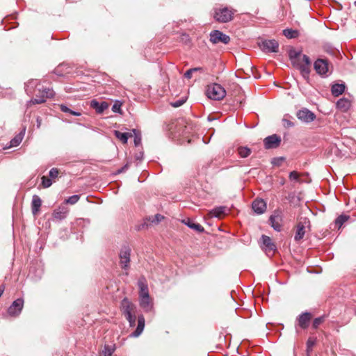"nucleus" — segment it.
<instances>
[{"mask_svg": "<svg viewBox=\"0 0 356 356\" xmlns=\"http://www.w3.org/2000/svg\"><path fill=\"white\" fill-rule=\"evenodd\" d=\"M191 139H189V138H188V139H187V142H188V143H191Z\"/></svg>", "mask_w": 356, "mask_h": 356, "instance_id": "6e6d98bb", "label": "nucleus"}, {"mask_svg": "<svg viewBox=\"0 0 356 356\" xmlns=\"http://www.w3.org/2000/svg\"><path fill=\"white\" fill-rule=\"evenodd\" d=\"M113 352L114 348H113L111 346L106 345L104 346L103 354L104 356H111Z\"/></svg>", "mask_w": 356, "mask_h": 356, "instance_id": "4c0bfd02", "label": "nucleus"}, {"mask_svg": "<svg viewBox=\"0 0 356 356\" xmlns=\"http://www.w3.org/2000/svg\"><path fill=\"white\" fill-rule=\"evenodd\" d=\"M283 219L282 211L280 209H276L273 211L269 218V221L273 229L280 232L282 228V222Z\"/></svg>", "mask_w": 356, "mask_h": 356, "instance_id": "0eeeda50", "label": "nucleus"}, {"mask_svg": "<svg viewBox=\"0 0 356 356\" xmlns=\"http://www.w3.org/2000/svg\"><path fill=\"white\" fill-rule=\"evenodd\" d=\"M234 11L228 8L216 10L214 17L220 22H227L232 19Z\"/></svg>", "mask_w": 356, "mask_h": 356, "instance_id": "39448f33", "label": "nucleus"}, {"mask_svg": "<svg viewBox=\"0 0 356 356\" xmlns=\"http://www.w3.org/2000/svg\"><path fill=\"white\" fill-rule=\"evenodd\" d=\"M210 41L213 44L222 42L223 44H228L230 41V38L226 34H224L220 31H213L210 33Z\"/></svg>", "mask_w": 356, "mask_h": 356, "instance_id": "1a4fd4ad", "label": "nucleus"}, {"mask_svg": "<svg viewBox=\"0 0 356 356\" xmlns=\"http://www.w3.org/2000/svg\"><path fill=\"white\" fill-rule=\"evenodd\" d=\"M346 86L344 83H335L332 86V94L334 97L341 95L345 90Z\"/></svg>", "mask_w": 356, "mask_h": 356, "instance_id": "393cba45", "label": "nucleus"}, {"mask_svg": "<svg viewBox=\"0 0 356 356\" xmlns=\"http://www.w3.org/2000/svg\"><path fill=\"white\" fill-rule=\"evenodd\" d=\"M264 146L266 149H273L277 147L280 143L281 138L280 136L276 134L271 135L270 136L266 137L264 139Z\"/></svg>", "mask_w": 356, "mask_h": 356, "instance_id": "2eb2a0df", "label": "nucleus"}, {"mask_svg": "<svg viewBox=\"0 0 356 356\" xmlns=\"http://www.w3.org/2000/svg\"><path fill=\"white\" fill-rule=\"evenodd\" d=\"M316 343V339L314 338L309 337L307 341V351H310L312 349V347L314 346Z\"/></svg>", "mask_w": 356, "mask_h": 356, "instance_id": "37998d69", "label": "nucleus"}, {"mask_svg": "<svg viewBox=\"0 0 356 356\" xmlns=\"http://www.w3.org/2000/svg\"><path fill=\"white\" fill-rule=\"evenodd\" d=\"M91 108L95 110L98 114H102L109 107V104L106 102L99 103L97 99H92L90 102Z\"/></svg>", "mask_w": 356, "mask_h": 356, "instance_id": "f3484780", "label": "nucleus"}, {"mask_svg": "<svg viewBox=\"0 0 356 356\" xmlns=\"http://www.w3.org/2000/svg\"><path fill=\"white\" fill-rule=\"evenodd\" d=\"M80 198V196L78 195H74L72 196H70L67 199L65 200V203L70 204H76Z\"/></svg>", "mask_w": 356, "mask_h": 356, "instance_id": "f704fd0d", "label": "nucleus"}, {"mask_svg": "<svg viewBox=\"0 0 356 356\" xmlns=\"http://www.w3.org/2000/svg\"><path fill=\"white\" fill-rule=\"evenodd\" d=\"M297 118L302 122L309 123L314 120L315 114L307 108H302L297 112Z\"/></svg>", "mask_w": 356, "mask_h": 356, "instance_id": "4468645a", "label": "nucleus"}, {"mask_svg": "<svg viewBox=\"0 0 356 356\" xmlns=\"http://www.w3.org/2000/svg\"><path fill=\"white\" fill-rule=\"evenodd\" d=\"M351 103L348 99L342 98L337 101V107L343 111H346L350 107Z\"/></svg>", "mask_w": 356, "mask_h": 356, "instance_id": "bb28decb", "label": "nucleus"}, {"mask_svg": "<svg viewBox=\"0 0 356 356\" xmlns=\"http://www.w3.org/2000/svg\"><path fill=\"white\" fill-rule=\"evenodd\" d=\"M283 34L287 38H295L298 36V31L293 29H284L283 31Z\"/></svg>", "mask_w": 356, "mask_h": 356, "instance_id": "c756f323", "label": "nucleus"}, {"mask_svg": "<svg viewBox=\"0 0 356 356\" xmlns=\"http://www.w3.org/2000/svg\"><path fill=\"white\" fill-rule=\"evenodd\" d=\"M312 314L310 313H302L298 318V325L302 329L307 328L309 326Z\"/></svg>", "mask_w": 356, "mask_h": 356, "instance_id": "aec40b11", "label": "nucleus"}, {"mask_svg": "<svg viewBox=\"0 0 356 356\" xmlns=\"http://www.w3.org/2000/svg\"><path fill=\"white\" fill-rule=\"evenodd\" d=\"M42 185L44 188H49L52 184L51 179L49 177H47L45 176L42 177Z\"/></svg>", "mask_w": 356, "mask_h": 356, "instance_id": "e433bc0d", "label": "nucleus"}, {"mask_svg": "<svg viewBox=\"0 0 356 356\" xmlns=\"http://www.w3.org/2000/svg\"><path fill=\"white\" fill-rule=\"evenodd\" d=\"M184 102V101H177V102H174V103L172 104V106H173L174 107H179V106H180L181 105H182Z\"/></svg>", "mask_w": 356, "mask_h": 356, "instance_id": "3c124183", "label": "nucleus"}, {"mask_svg": "<svg viewBox=\"0 0 356 356\" xmlns=\"http://www.w3.org/2000/svg\"><path fill=\"white\" fill-rule=\"evenodd\" d=\"M206 95L208 98L213 100H221L226 95L225 88L218 83H211L207 86Z\"/></svg>", "mask_w": 356, "mask_h": 356, "instance_id": "7ed1b4c3", "label": "nucleus"}, {"mask_svg": "<svg viewBox=\"0 0 356 356\" xmlns=\"http://www.w3.org/2000/svg\"><path fill=\"white\" fill-rule=\"evenodd\" d=\"M69 212L67 207L65 206H60L53 212V218L56 220H61L67 217Z\"/></svg>", "mask_w": 356, "mask_h": 356, "instance_id": "6ab92c4d", "label": "nucleus"}, {"mask_svg": "<svg viewBox=\"0 0 356 356\" xmlns=\"http://www.w3.org/2000/svg\"><path fill=\"white\" fill-rule=\"evenodd\" d=\"M182 222L188 227L195 230L199 233L203 232L204 230V227L201 225L196 223L190 219L184 220Z\"/></svg>", "mask_w": 356, "mask_h": 356, "instance_id": "b1692460", "label": "nucleus"}, {"mask_svg": "<svg viewBox=\"0 0 356 356\" xmlns=\"http://www.w3.org/2000/svg\"><path fill=\"white\" fill-rule=\"evenodd\" d=\"M139 288V304L145 312H151L153 309L152 299L149 296L148 284L144 277L139 278L138 281Z\"/></svg>", "mask_w": 356, "mask_h": 356, "instance_id": "f257e3e1", "label": "nucleus"}, {"mask_svg": "<svg viewBox=\"0 0 356 356\" xmlns=\"http://www.w3.org/2000/svg\"><path fill=\"white\" fill-rule=\"evenodd\" d=\"M316 73L321 76H327L329 72V63L327 60L318 58L314 64Z\"/></svg>", "mask_w": 356, "mask_h": 356, "instance_id": "6e6552de", "label": "nucleus"}, {"mask_svg": "<svg viewBox=\"0 0 356 356\" xmlns=\"http://www.w3.org/2000/svg\"><path fill=\"white\" fill-rule=\"evenodd\" d=\"M60 109L64 113H67L74 116H80L81 115L80 112L74 111L63 104L60 105Z\"/></svg>", "mask_w": 356, "mask_h": 356, "instance_id": "7c9ffc66", "label": "nucleus"}, {"mask_svg": "<svg viewBox=\"0 0 356 356\" xmlns=\"http://www.w3.org/2000/svg\"><path fill=\"white\" fill-rule=\"evenodd\" d=\"M191 70H192L193 72H202L203 71L202 67L191 68Z\"/></svg>", "mask_w": 356, "mask_h": 356, "instance_id": "603ef678", "label": "nucleus"}, {"mask_svg": "<svg viewBox=\"0 0 356 356\" xmlns=\"http://www.w3.org/2000/svg\"><path fill=\"white\" fill-rule=\"evenodd\" d=\"M252 208L257 214H261L266 210V203L262 199H256L252 204Z\"/></svg>", "mask_w": 356, "mask_h": 356, "instance_id": "a211bd4d", "label": "nucleus"}, {"mask_svg": "<svg viewBox=\"0 0 356 356\" xmlns=\"http://www.w3.org/2000/svg\"><path fill=\"white\" fill-rule=\"evenodd\" d=\"M133 136H134V144L136 146H138L141 143V136L140 133L136 129H132L131 132Z\"/></svg>", "mask_w": 356, "mask_h": 356, "instance_id": "2f4dec72", "label": "nucleus"}, {"mask_svg": "<svg viewBox=\"0 0 356 356\" xmlns=\"http://www.w3.org/2000/svg\"><path fill=\"white\" fill-rule=\"evenodd\" d=\"M190 129H191V127L185 126L184 129L181 132V134H182L183 137H184L185 138H188V134L189 133V130Z\"/></svg>", "mask_w": 356, "mask_h": 356, "instance_id": "c03bdc74", "label": "nucleus"}, {"mask_svg": "<svg viewBox=\"0 0 356 356\" xmlns=\"http://www.w3.org/2000/svg\"><path fill=\"white\" fill-rule=\"evenodd\" d=\"M41 205H42V200H41L40 197L37 195H34L32 197V202H31V210H32V213L34 216H36L38 213Z\"/></svg>", "mask_w": 356, "mask_h": 356, "instance_id": "5701e85b", "label": "nucleus"}, {"mask_svg": "<svg viewBox=\"0 0 356 356\" xmlns=\"http://www.w3.org/2000/svg\"><path fill=\"white\" fill-rule=\"evenodd\" d=\"M39 93L41 95H35V97L28 102V106L31 104H42L45 102L47 98L53 96V91L49 88H44L41 90V88H38Z\"/></svg>", "mask_w": 356, "mask_h": 356, "instance_id": "423d86ee", "label": "nucleus"}, {"mask_svg": "<svg viewBox=\"0 0 356 356\" xmlns=\"http://www.w3.org/2000/svg\"><path fill=\"white\" fill-rule=\"evenodd\" d=\"M123 314L129 321V325L134 327L136 323V316L134 314V306L127 299L124 298L122 302Z\"/></svg>", "mask_w": 356, "mask_h": 356, "instance_id": "20e7f679", "label": "nucleus"}, {"mask_svg": "<svg viewBox=\"0 0 356 356\" xmlns=\"http://www.w3.org/2000/svg\"><path fill=\"white\" fill-rule=\"evenodd\" d=\"M130 252L131 249L129 246H124L120 252V264L123 269H127L129 268V264L130 262Z\"/></svg>", "mask_w": 356, "mask_h": 356, "instance_id": "9b49d317", "label": "nucleus"}, {"mask_svg": "<svg viewBox=\"0 0 356 356\" xmlns=\"http://www.w3.org/2000/svg\"><path fill=\"white\" fill-rule=\"evenodd\" d=\"M143 153L142 152H140L139 153H137L135 155V159L138 161H140L143 159Z\"/></svg>", "mask_w": 356, "mask_h": 356, "instance_id": "de8ad7c7", "label": "nucleus"}, {"mask_svg": "<svg viewBox=\"0 0 356 356\" xmlns=\"http://www.w3.org/2000/svg\"><path fill=\"white\" fill-rule=\"evenodd\" d=\"M145 327V318L143 315L138 317V325L136 330L130 334L131 337H138L141 334Z\"/></svg>", "mask_w": 356, "mask_h": 356, "instance_id": "4be33fe9", "label": "nucleus"}, {"mask_svg": "<svg viewBox=\"0 0 356 356\" xmlns=\"http://www.w3.org/2000/svg\"><path fill=\"white\" fill-rule=\"evenodd\" d=\"M348 219V216L341 215L339 216L335 220L336 226H338L339 227H341L343 224L347 221Z\"/></svg>", "mask_w": 356, "mask_h": 356, "instance_id": "72a5a7b5", "label": "nucleus"}, {"mask_svg": "<svg viewBox=\"0 0 356 356\" xmlns=\"http://www.w3.org/2000/svg\"><path fill=\"white\" fill-rule=\"evenodd\" d=\"M163 218L164 217L161 214H156L155 216H149L148 218H147V220L151 223L156 224L161 222L163 219Z\"/></svg>", "mask_w": 356, "mask_h": 356, "instance_id": "473e14b6", "label": "nucleus"}, {"mask_svg": "<svg viewBox=\"0 0 356 356\" xmlns=\"http://www.w3.org/2000/svg\"><path fill=\"white\" fill-rule=\"evenodd\" d=\"M24 133L21 132L10 140V147H16L20 144L23 139Z\"/></svg>", "mask_w": 356, "mask_h": 356, "instance_id": "c85d7f7f", "label": "nucleus"}, {"mask_svg": "<svg viewBox=\"0 0 356 356\" xmlns=\"http://www.w3.org/2000/svg\"><path fill=\"white\" fill-rule=\"evenodd\" d=\"M5 287L3 285L0 286V297L2 296L3 291H4Z\"/></svg>", "mask_w": 356, "mask_h": 356, "instance_id": "864d4df0", "label": "nucleus"}, {"mask_svg": "<svg viewBox=\"0 0 356 356\" xmlns=\"http://www.w3.org/2000/svg\"><path fill=\"white\" fill-rule=\"evenodd\" d=\"M289 179L291 181L300 182V175L296 171H292L289 174Z\"/></svg>", "mask_w": 356, "mask_h": 356, "instance_id": "a19ab883", "label": "nucleus"}, {"mask_svg": "<svg viewBox=\"0 0 356 356\" xmlns=\"http://www.w3.org/2000/svg\"><path fill=\"white\" fill-rule=\"evenodd\" d=\"M237 151L241 158H246L251 154V149L247 147H239Z\"/></svg>", "mask_w": 356, "mask_h": 356, "instance_id": "cd10ccee", "label": "nucleus"}, {"mask_svg": "<svg viewBox=\"0 0 356 356\" xmlns=\"http://www.w3.org/2000/svg\"><path fill=\"white\" fill-rule=\"evenodd\" d=\"M24 307V300L18 298L15 300L8 309V313L11 316H17L21 313Z\"/></svg>", "mask_w": 356, "mask_h": 356, "instance_id": "f8f14e48", "label": "nucleus"}, {"mask_svg": "<svg viewBox=\"0 0 356 356\" xmlns=\"http://www.w3.org/2000/svg\"><path fill=\"white\" fill-rule=\"evenodd\" d=\"M283 161H284V158H282V157L277 158V159H274V160L272 161V163L273 165H280Z\"/></svg>", "mask_w": 356, "mask_h": 356, "instance_id": "a18cd8bd", "label": "nucleus"}, {"mask_svg": "<svg viewBox=\"0 0 356 356\" xmlns=\"http://www.w3.org/2000/svg\"><path fill=\"white\" fill-rule=\"evenodd\" d=\"M193 72L191 70V69H189L188 70H187L185 74H184V77L188 79H191L192 77V74H193Z\"/></svg>", "mask_w": 356, "mask_h": 356, "instance_id": "49530a36", "label": "nucleus"}, {"mask_svg": "<svg viewBox=\"0 0 356 356\" xmlns=\"http://www.w3.org/2000/svg\"><path fill=\"white\" fill-rule=\"evenodd\" d=\"M260 48L266 52H277L279 44L275 40H265L260 44Z\"/></svg>", "mask_w": 356, "mask_h": 356, "instance_id": "ddd939ff", "label": "nucleus"}, {"mask_svg": "<svg viewBox=\"0 0 356 356\" xmlns=\"http://www.w3.org/2000/svg\"><path fill=\"white\" fill-rule=\"evenodd\" d=\"M115 136L119 139L123 144H126L129 138L133 137L132 133H122L120 131H114Z\"/></svg>", "mask_w": 356, "mask_h": 356, "instance_id": "a878e982", "label": "nucleus"}, {"mask_svg": "<svg viewBox=\"0 0 356 356\" xmlns=\"http://www.w3.org/2000/svg\"><path fill=\"white\" fill-rule=\"evenodd\" d=\"M290 58L293 64L300 71L305 79H308L310 73L311 60L307 55H302L300 52L290 54Z\"/></svg>", "mask_w": 356, "mask_h": 356, "instance_id": "f03ea898", "label": "nucleus"}, {"mask_svg": "<svg viewBox=\"0 0 356 356\" xmlns=\"http://www.w3.org/2000/svg\"><path fill=\"white\" fill-rule=\"evenodd\" d=\"M229 210L226 207L220 206L216 207L209 211V216L211 217H216L221 218L222 216L227 214Z\"/></svg>", "mask_w": 356, "mask_h": 356, "instance_id": "412c9836", "label": "nucleus"}, {"mask_svg": "<svg viewBox=\"0 0 356 356\" xmlns=\"http://www.w3.org/2000/svg\"><path fill=\"white\" fill-rule=\"evenodd\" d=\"M38 80H31L29 81L25 86V90L27 92H32L30 88H32L33 86H38Z\"/></svg>", "mask_w": 356, "mask_h": 356, "instance_id": "c9c22d12", "label": "nucleus"}, {"mask_svg": "<svg viewBox=\"0 0 356 356\" xmlns=\"http://www.w3.org/2000/svg\"><path fill=\"white\" fill-rule=\"evenodd\" d=\"M129 163H127L122 168L119 169L118 170V172L121 173V172H125L129 168Z\"/></svg>", "mask_w": 356, "mask_h": 356, "instance_id": "09e8293b", "label": "nucleus"}, {"mask_svg": "<svg viewBox=\"0 0 356 356\" xmlns=\"http://www.w3.org/2000/svg\"><path fill=\"white\" fill-rule=\"evenodd\" d=\"M59 175V170L56 168H53L49 172V176L51 179H55Z\"/></svg>", "mask_w": 356, "mask_h": 356, "instance_id": "ea45409f", "label": "nucleus"}, {"mask_svg": "<svg viewBox=\"0 0 356 356\" xmlns=\"http://www.w3.org/2000/svg\"><path fill=\"white\" fill-rule=\"evenodd\" d=\"M122 103L119 101H116L112 106V111L115 113H121Z\"/></svg>", "mask_w": 356, "mask_h": 356, "instance_id": "79ce46f5", "label": "nucleus"}, {"mask_svg": "<svg viewBox=\"0 0 356 356\" xmlns=\"http://www.w3.org/2000/svg\"><path fill=\"white\" fill-rule=\"evenodd\" d=\"M309 221L307 218H304L298 223L296 226V232L294 239L296 241H300L303 238L306 232V227L309 226Z\"/></svg>", "mask_w": 356, "mask_h": 356, "instance_id": "9d476101", "label": "nucleus"}, {"mask_svg": "<svg viewBox=\"0 0 356 356\" xmlns=\"http://www.w3.org/2000/svg\"><path fill=\"white\" fill-rule=\"evenodd\" d=\"M262 243L264 245L265 251L266 252L274 254L276 250V245L273 242L272 239L266 235L261 236Z\"/></svg>", "mask_w": 356, "mask_h": 356, "instance_id": "dca6fc26", "label": "nucleus"}, {"mask_svg": "<svg viewBox=\"0 0 356 356\" xmlns=\"http://www.w3.org/2000/svg\"><path fill=\"white\" fill-rule=\"evenodd\" d=\"M40 124H41V119L38 117L37 118V127H38V128H39L40 127Z\"/></svg>", "mask_w": 356, "mask_h": 356, "instance_id": "5fc2aeb1", "label": "nucleus"}, {"mask_svg": "<svg viewBox=\"0 0 356 356\" xmlns=\"http://www.w3.org/2000/svg\"><path fill=\"white\" fill-rule=\"evenodd\" d=\"M283 121H284V125H286V126H287L289 127H293L294 125L293 123L291 122L288 120L284 119Z\"/></svg>", "mask_w": 356, "mask_h": 356, "instance_id": "8fccbe9b", "label": "nucleus"}, {"mask_svg": "<svg viewBox=\"0 0 356 356\" xmlns=\"http://www.w3.org/2000/svg\"><path fill=\"white\" fill-rule=\"evenodd\" d=\"M325 317L324 316H320L318 318H316L314 321L312 326L314 329H316L318 327V326L324 321Z\"/></svg>", "mask_w": 356, "mask_h": 356, "instance_id": "58836bf2", "label": "nucleus"}]
</instances>
